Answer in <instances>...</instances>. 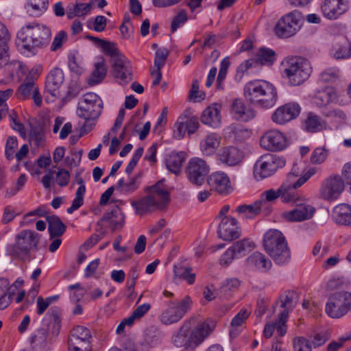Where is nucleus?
<instances>
[{
    "instance_id": "nucleus-64",
    "label": "nucleus",
    "mask_w": 351,
    "mask_h": 351,
    "mask_svg": "<svg viewBox=\"0 0 351 351\" xmlns=\"http://www.w3.org/2000/svg\"><path fill=\"white\" fill-rule=\"evenodd\" d=\"M169 51L165 48H161L156 51L154 59V66L158 69H161L165 65Z\"/></svg>"
},
{
    "instance_id": "nucleus-34",
    "label": "nucleus",
    "mask_w": 351,
    "mask_h": 351,
    "mask_svg": "<svg viewBox=\"0 0 351 351\" xmlns=\"http://www.w3.org/2000/svg\"><path fill=\"white\" fill-rule=\"evenodd\" d=\"M221 137L217 133L208 134L200 142V149L204 156L213 155L219 147Z\"/></svg>"
},
{
    "instance_id": "nucleus-9",
    "label": "nucleus",
    "mask_w": 351,
    "mask_h": 351,
    "mask_svg": "<svg viewBox=\"0 0 351 351\" xmlns=\"http://www.w3.org/2000/svg\"><path fill=\"white\" fill-rule=\"evenodd\" d=\"M284 74L291 86L302 85L307 77L306 60L300 56L292 57L285 60Z\"/></svg>"
},
{
    "instance_id": "nucleus-33",
    "label": "nucleus",
    "mask_w": 351,
    "mask_h": 351,
    "mask_svg": "<svg viewBox=\"0 0 351 351\" xmlns=\"http://www.w3.org/2000/svg\"><path fill=\"white\" fill-rule=\"evenodd\" d=\"M214 326L211 321L207 319L200 321L196 326L191 329L196 346L202 343L213 332Z\"/></svg>"
},
{
    "instance_id": "nucleus-59",
    "label": "nucleus",
    "mask_w": 351,
    "mask_h": 351,
    "mask_svg": "<svg viewBox=\"0 0 351 351\" xmlns=\"http://www.w3.org/2000/svg\"><path fill=\"white\" fill-rule=\"evenodd\" d=\"M188 20L187 13L186 10H180L177 15L173 18L171 25V32H174L178 27L184 25V23Z\"/></svg>"
},
{
    "instance_id": "nucleus-50",
    "label": "nucleus",
    "mask_w": 351,
    "mask_h": 351,
    "mask_svg": "<svg viewBox=\"0 0 351 351\" xmlns=\"http://www.w3.org/2000/svg\"><path fill=\"white\" fill-rule=\"evenodd\" d=\"M175 278H182L185 280L188 284L195 283L196 275L192 272L191 267H174Z\"/></svg>"
},
{
    "instance_id": "nucleus-30",
    "label": "nucleus",
    "mask_w": 351,
    "mask_h": 351,
    "mask_svg": "<svg viewBox=\"0 0 351 351\" xmlns=\"http://www.w3.org/2000/svg\"><path fill=\"white\" fill-rule=\"evenodd\" d=\"M219 160L228 166H235L242 158V152L235 147H226L223 148L218 154Z\"/></svg>"
},
{
    "instance_id": "nucleus-18",
    "label": "nucleus",
    "mask_w": 351,
    "mask_h": 351,
    "mask_svg": "<svg viewBox=\"0 0 351 351\" xmlns=\"http://www.w3.org/2000/svg\"><path fill=\"white\" fill-rule=\"evenodd\" d=\"M112 75L121 85L129 83L132 80V66L125 56H117L112 62Z\"/></svg>"
},
{
    "instance_id": "nucleus-14",
    "label": "nucleus",
    "mask_w": 351,
    "mask_h": 351,
    "mask_svg": "<svg viewBox=\"0 0 351 351\" xmlns=\"http://www.w3.org/2000/svg\"><path fill=\"white\" fill-rule=\"evenodd\" d=\"M209 171L210 167L206 162L197 157L190 159L186 170L190 182L199 186L204 183Z\"/></svg>"
},
{
    "instance_id": "nucleus-45",
    "label": "nucleus",
    "mask_w": 351,
    "mask_h": 351,
    "mask_svg": "<svg viewBox=\"0 0 351 351\" xmlns=\"http://www.w3.org/2000/svg\"><path fill=\"white\" fill-rule=\"evenodd\" d=\"M275 55L276 53L274 50L262 47L252 60H254L256 67L260 65H271L275 61Z\"/></svg>"
},
{
    "instance_id": "nucleus-47",
    "label": "nucleus",
    "mask_w": 351,
    "mask_h": 351,
    "mask_svg": "<svg viewBox=\"0 0 351 351\" xmlns=\"http://www.w3.org/2000/svg\"><path fill=\"white\" fill-rule=\"evenodd\" d=\"M341 71L337 66H330L323 70L320 74L319 80L322 83H335L341 80Z\"/></svg>"
},
{
    "instance_id": "nucleus-5",
    "label": "nucleus",
    "mask_w": 351,
    "mask_h": 351,
    "mask_svg": "<svg viewBox=\"0 0 351 351\" xmlns=\"http://www.w3.org/2000/svg\"><path fill=\"white\" fill-rule=\"evenodd\" d=\"M263 247L276 264L283 265L291 260V252L283 234L278 230L270 229L263 237Z\"/></svg>"
},
{
    "instance_id": "nucleus-42",
    "label": "nucleus",
    "mask_w": 351,
    "mask_h": 351,
    "mask_svg": "<svg viewBox=\"0 0 351 351\" xmlns=\"http://www.w3.org/2000/svg\"><path fill=\"white\" fill-rule=\"evenodd\" d=\"M10 34L6 27L0 22V69L8 64V45Z\"/></svg>"
},
{
    "instance_id": "nucleus-12",
    "label": "nucleus",
    "mask_w": 351,
    "mask_h": 351,
    "mask_svg": "<svg viewBox=\"0 0 351 351\" xmlns=\"http://www.w3.org/2000/svg\"><path fill=\"white\" fill-rule=\"evenodd\" d=\"M103 108L101 98L95 93H88L84 95L79 103L77 109V115L86 120H94L99 117Z\"/></svg>"
},
{
    "instance_id": "nucleus-51",
    "label": "nucleus",
    "mask_w": 351,
    "mask_h": 351,
    "mask_svg": "<svg viewBox=\"0 0 351 351\" xmlns=\"http://www.w3.org/2000/svg\"><path fill=\"white\" fill-rule=\"evenodd\" d=\"M29 140L30 144L35 147L43 146L45 142L43 130L38 126L32 127L29 134Z\"/></svg>"
},
{
    "instance_id": "nucleus-43",
    "label": "nucleus",
    "mask_w": 351,
    "mask_h": 351,
    "mask_svg": "<svg viewBox=\"0 0 351 351\" xmlns=\"http://www.w3.org/2000/svg\"><path fill=\"white\" fill-rule=\"evenodd\" d=\"M330 55L336 60L348 59L351 58V43H335L333 44Z\"/></svg>"
},
{
    "instance_id": "nucleus-1",
    "label": "nucleus",
    "mask_w": 351,
    "mask_h": 351,
    "mask_svg": "<svg viewBox=\"0 0 351 351\" xmlns=\"http://www.w3.org/2000/svg\"><path fill=\"white\" fill-rule=\"evenodd\" d=\"M243 95L250 104L263 108L273 107L278 99L276 88L269 82L261 80L247 82L243 88Z\"/></svg>"
},
{
    "instance_id": "nucleus-37",
    "label": "nucleus",
    "mask_w": 351,
    "mask_h": 351,
    "mask_svg": "<svg viewBox=\"0 0 351 351\" xmlns=\"http://www.w3.org/2000/svg\"><path fill=\"white\" fill-rule=\"evenodd\" d=\"M226 135L229 138L242 142L249 138L252 134L250 130L241 125L232 124L225 129Z\"/></svg>"
},
{
    "instance_id": "nucleus-62",
    "label": "nucleus",
    "mask_w": 351,
    "mask_h": 351,
    "mask_svg": "<svg viewBox=\"0 0 351 351\" xmlns=\"http://www.w3.org/2000/svg\"><path fill=\"white\" fill-rule=\"evenodd\" d=\"M235 258H238L237 255L234 254V250L230 246L220 257L219 263L221 266L226 267L229 266Z\"/></svg>"
},
{
    "instance_id": "nucleus-19",
    "label": "nucleus",
    "mask_w": 351,
    "mask_h": 351,
    "mask_svg": "<svg viewBox=\"0 0 351 351\" xmlns=\"http://www.w3.org/2000/svg\"><path fill=\"white\" fill-rule=\"evenodd\" d=\"M349 0H323L320 8L325 18L336 20L347 12Z\"/></svg>"
},
{
    "instance_id": "nucleus-27",
    "label": "nucleus",
    "mask_w": 351,
    "mask_h": 351,
    "mask_svg": "<svg viewBox=\"0 0 351 351\" xmlns=\"http://www.w3.org/2000/svg\"><path fill=\"white\" fill-rule=\"evenodd\" d=\"M221 106L217 104L207 107L201 116V121L212 128H218L221 123Z\"/></svg>"
},
{
    "instance_id": "nucleus-61",
    "label": "nucleus",
    "mask_w": 351,
    "mask_h": 351,
    "mask_svg": "<svg viewBox=\"0 0 351 351\" xmlns=\"http://www.w3.org/2000/svg\"><path fill=\"white\" fill-rule=\"evenodd\" d=\"M205 94L199 91V82L197 80L193 81L189 93V98L194 102H199L204 99Z\"/></svg>"
},
{
    "instance_id": "nucleus-20",
    "label": "nucleus",
    "mask_w": 351,
    "mask_h": 351,
    "mask_svg": "<svg viewBox=\"0 0 351 351\" xmlns=\"http://www.w3.org/2000/svg\"><path fill=\"white\" fill-rule=\"evenodd\" d=\"M300 111V106L298 104L287 103L276 108L271 119L278 125H285L297 118Z\"/></svg>"
},
{
    "instance_id": "nucleus-4",
    "label": "nucleus",
    "mask_w": 351,
    "mask_h": 351,
    "mask_svg": "<svg viewBox=\"0 0 351 351\" xmlns=\"http://www.w3.org/2000/svg\"><path fill=\"white\" fill-rule=\"evenodd\" d=\"M306 163L300 160L295 162L291 171L287 174L285 180L282 183L278 190V195L283 203L295 202L301 199L296 189L307 182Z\"/></svg>"
},
{
    "instance_id": "nucleus-36",
    "label": "nucleus",
    "mask_w": 351,
    "mask_h": 351,
    "mask_svg": "<svg viewBox=\"0 0 351 351\" xmlns=\"http://www.w3.org/2000/svg\"><path fill=\"white\" fill-rule=\"evenodd\" d=\"M103 221H107L111 228L114 230L121 228L125 223V216L118 206H115L110 212L106 213L103 218Z\"/></svg>"
},
{
    "instance_id": "nucleus-25",
    "label": "nucleus",
    "mask_w": 351,
    "mask_h": 351,
    "mask_svg": "<svg viewBox=\"0 0 351 351\" xmlns=\"http://www.w3.org/2000/svg\"><path fill=\"white\" fill-rule=\"evenodd\" d=\"M64 81V73L62 69L54 68L47 77L45 82V90L51 96L58 97L59 88Z\"/></svg>"
},
{
    "instance_id": "nucleus-54",
    "label": "nucleus",
    "mask_w": 351,
    "mask_h": 351,
    "mask_svg": "<svg viewBox=\"0 0 351 351\" xmlns=\"http://www.w3.org/2000/svg\"><path fill=\"white\" fill-rule=\"evenodd\" d=\"M185 120L186 113L180 116L174 124L173 135L178 139L183 138L187 132V126Z\"/></svg>"
},
{
    "instance_id": "nucleus-55",
    "label": "nucleus",
    "mask_w": 351,
    "mask_h": 351,
    "mask_svg": "<svg viewBox=\"0 0 351 351\" xmlns=\"http://www.w3.org/2000/svg\"><path fill=\"white\" fill-rule=\"evenodd\" d=\"M256 67L255 62L252 58L242 62L237 69L235 74V80L241 82L245 73H247L251 68Z\"/></svg>"
},
{
    "instance_id": "nucleus-40",
    "label": "nucleus",
    "mask_w": 351,
    "mask_h": 351,
    "mask_svg": "<svg viewBox=\"0 0 351 351\" xmlns=\"http://www.w3.org/2000/svg\"><path fill=\"white\" fill-rule=\"evenodd\" d=\"M106 73L107 69L104 60L100 58L99 60L95 64L94 69L87 80L88 84L90 86H93L100 83L106 77Z\"/></svg>"
},
{
    "instance_id": "nucleus-3",
    "label": "nucleus",
    "mask_w": 351,
    "mask_h": 351,
    "mask_svg": "<svg viewBox=\"0 0 351 351\" xmlns=\"http://www.w3.org/2000/svg\"><path fill=\"white\" fill-rule=\"evenodd\" d=\"M147 195L138 201L132 202V206L138 215L162 209L169 202V193L163 181H158L147 189Z\"/></svg>"
},
{
    "instance_id": "nucleus-22",
    "label": "nucleus",
    "mask_w": 351,
    "mask_h": 351,
    "mask_svg": "<svg viewBox=\"0 0 351 351\" xmlns=\"http://www.w3.org/2000/svg\"><path fill=\"white\" fill-rule=\"evenodd\" d=\"M218 237L224 241H232L240 237V231L236 219L225 216L218 228Z\"/></svg>"
},
{
    "instance_id": "nucleus-39",
    "label": "nucleus",
    "mask_w": 351,
    "mask_h": 351,
    "mask_svg": "<svg viewBox=\"0 0 351 351\" xmlns=\"http://www.w3.org/2000/svg\"><path fill=\"white\" fill-rule=\"evenodd\" d=\"M184 160V152H173L170 153L166 158V167L169 171L177 175L180 172Z\"/></svg>"
},
{
    "instance_id": "nucleus-58",
    "label": "nucleus",
    "mask_w": 351,
    "mask_h": 351,
    "mask_svg": "<svg viewBox=\"0 0 351 351\" xmlns=\"http://www.w3.org/2000/svg\"><path fill=\"white\" fill-rule=\"evenodd\" d=\"M326 150L322 147H317L311 156V162L313 165H320L326 160Z\"/></svg>"
},
{
    "instance_id": "nucleus-23",
    "label": "nucleus",
    "mask_w": 351,
    "mask_h": 351,
    "mask_svg": "<svg viewBox=\"0 0 351 351\" xmlns=\"http://www.w3.org/2000/svg\"><path fill=\"white\" fill-rule=\"evenodd\" d=\"M19 99L26 100L32 99L37 106H40L43 103V98L40 90L36 82L25 80L19 86L16 92Z\"/></svg>"
},
{
    "instance_id": "nucleus-31",
    "label": "nucleus",
    "mask_w": 351,
    "mask_h": 351,
    "mask_svg": "<svg viewBox=\"0 0 351 351\" xmlns=\"http://www.w3.org/2000/svg\"><path fill=\"white\" fill-rule=\"evenodd\" d=\"M248 267L262 272L267 271L271 267V262L264 254L255 252L246 259Z\"/></svg>"
},
{
    "instance_id": "nucleus-63",
    "label": "nucleus",
    "mask_w": 351,
    "mask_h": 351,
    "mask_svg": "<svg viewBox=\"0 0 351 351\" xmlns=\"http://www.w3.org/2000/svg\"><path fill=\"white\" fill-rule=\"evenodd\" d=\"M101 48L106 55L111 58V62L114 61L117 56H122L123 54L120 53L115 47V45L108 41L105 40Z\"/></svg>"
},
{
    "instance_id": "nucleus-29",
    "label": "nucleus",
    "mask_w": 351,
    "mask_h": 351,
    "mask_svg": "<svg viewBox=\"0 0 351 351\" xmlns=\"http://www.w3.org/2000/svg\"><path fill=\"white\" fill-rule=\"evenodd\" d=\"M336 98L337 93L335 88L327 86L322 89H317L311 99V102L317 106L322 107L333 101Z\"/></svg>"
},
{
    "instance_id": "nucleus-13",
    "label": "nucleus",
    "mask_w": 351,
    "mask_h": 351,
    "mask_svg": "<svg viewBox=\"0 0 351 351\" xmlns=\"http://www.w3.org/2000/svg\"><path fill=\"white\" fill-rule=\"evenodd\" d=\"M92 334L89 328L83 326H75L69 339V351H90Z\"/></svg>"
},
{
    "instance_id": "nucleus-32",
    "label": "nucleus",
    "mask_w": 351,
    "mask_h": 351,
    "mask_svg": "<svg viewBox=\"0 0 351 351\" xmlns=\"http://www.w3.org/2000/svg\"><path fill=\"white\" fill-rule=\"evenodd\" d=\"M332 217L337 224L351 226V206L347 204L337 205L333 208Z\"/></svg>"
},
{
    "instance_id": "nucleus-7",
    "label": "nucleus",
    "mask_w": 351,
    "mask_h": 351,
    "mask_svg": "<svg viewBox=\"0 0 351 351\" xmlns=\"http://www.w3.org/2000/svg\"><path fill=\"white\" fill-rule=\"evenodd\" d=\"M304 16L299 10H293L281 16L274 27L275 35L280 38L295 36L302 27Z\"/></svg>"
},
{
    "instance_id": "nucleus-15",
    "label": "nucleus",
    "mask_w": 351,
    "mask_h": 351,
    "mask_svg": "<svg viewBox=\"0 0 351 351\" xmlns=\"http://www.w3.org/2000/svg\"><path fill=\"white\" fill-rule=\"evenodd\" d=\"M344 188V182L340 176H330L323 181L320 187V195L326 200L334 201L340 197Z\"/></svg>"
},
{
    "instance_id": "nucleus-60",
    "label": "nucleus",
    "mask_w": 351,
    "mask_h": 351,
    "mask_svg": "<svg viewBox=\"0 0 351 351\" xmlns=\"http://www.w3.org/2000/svg\"><path fill=\"white\" fill-rule=\"evenodd\" d=\"M10 125L12 128L17 131L19 134L25 138L26 137V131L24 125L18 120L17 115L15 112H12L9 116Z\"/></svg>"
},
{
    "instance_id": "nucleus-6",
    "label": "nucleus",
    "mask_w": 351,
    "mask_h": 351,
    "mask_svg": "<svg viewBox=\"0 0 351 351\" xmlns=\"http://www.w3.org/2000/svg\"><path fill=\"white\" fill-rule=\"evenodd\" d=\"M193 304L189 295H185L181 300L167 302L158 315L160 322L167 326L179 322L191 310Z\"/></svg>"
},
{
    "instance_id": "nucleus-56",
    "label": "nucleus",
    "mask_w": 351,
    "mask_h": 351,
    "mask_svg": "<svg viewBox=\"0 0 351 351\" xmlns=\"http://www.w3.org/2000/svg\"><path fill=\"white\" fill-rule=\"evenodd\" d=\"M84 194V187L77 188L71 206L66 209L69 214L73 213L83 205Z\"/></svg>"
},
{
    "instance_id": "nucleus-35",
    "label": "nucleus",
    "mask_w": 351,
    "mask_h": 351,
    "mask_svg": "<svg viewBox=\"0 0 351 351\" xmlns=\"http://www.w3.org/2000/svg\"><path fill=\"white\" fill-rule=\"evenodd\" d=\"M250 313L245 308L241 309L232 319L229 334L231 338L237 337L241 332Z\"/></svg>"
},
{
    "instance_id": "nucleus-11",
    "label": "nucleus",
    "mask_w": 351,
    "mask_h": 351,
    "mask_svg": "<svg viewBox=\"0 0 351 351\" xmlns=\"http://www.w3.org/2000/svg\"><path fill=\"white\" fill-rule=\"evenodd\" d=\"M351 307V293L337 292L332 294L326 304V313L332 318H339Z\"/></svg>"
},
{
    "instance_id": "nucleus-57",
    "label": "nucleus",
    "mask_w": 351,
    "mask_h": 351,
    "mask_svg": "<svg viewBox=\"0 0 351 351\" xmlns=\"http://www.w3.org/2000/svg\"><path fill=\"white\" fill-rule=\"evenodd\" d=\"M18 147V140L16 136H8L5 147V155L7 159L12 160L14 157L15 149Z\"/></svg>"
},
{
    "instance_id": "nucleus-49",
    "label": "nucleus",
    "mask_w": 351,
    "mask_h": 351,
    "mask_svg": "<svg viewBox=\"0 0 351 351\" xmlns=\"http://www.w3.org/2000/svg\"><path fill=\"white\" fill-rule=\"evenodd\" d=\"M230 66L229 57L224 58L220 62L219 71L217 77V89L223 90L225 87L224 81L226 78L228 69Z\"/></svg>"
},
{
    "instance_id": "nucleus-48",
    "label": "nucleus",
    "mask_w": 351,
    "mask_h": 351,
    "mask_svg": "<svg viewBox=\"0 0 351 351\" xmlns=\"http://www.w3.org/2000/svg\"><path fill=\"white\" fill-rule=\"evenodd\" d=\"M329 338V335L324 329L313 330L308 339V348L322 346Z\"/></svg>"
},
{
    "instance_id": "nucleus-52",
    "label": "nucleus",
    "mask_w": 351,
    "mask_h": 351,
    "mask_svg": "<svg viewBox=\"0 0 351 351\" xmlns=\"http://www.w3.org/2000/svg\"><path fill=\"white\" fill-rule=\"evenodd\" d=\"M326 123L319 116L308 112V132H317L326 128Z\"/></svg>"
},
{
    "instance_id": "nucleus-44",
    "label": "nucleus",
    "mask_w": 351,
    "mask_h": 351,
    "mask_svg": "<svg viewBox=\"0 0 351 351\" xmlns=\"http://www.w3.org/2000/svg\"><path fill=\"white\" fill-rule=\"evenodd\" d=\"M231 247L234 254L239 258L252 251L255 248V243L250 239H243L234 242Z\"/></svg>"
},
{
    "instance_id": "nucleus-16",
    "label": "nucleus",
    "mask_w": 351,
    "mask_h": 351,
    "mask_svg": "<svg viewBox=\"0 0 351 351\" xmlns=\"http://www.w3.org/2000/svg\"><path fill=\"white\" fill-rule=\"evenodd\" d=\"M261 146L268 151L279 152L288 146V139L281 132L272 130L266 132L261 138Z\"/></svg>"
},
{
    "instance_id": "nucleus-26",
    "label": "nucleus",
    "mask_w": 351,
    "mask_h": 351,
    "mask_svg": "<svg viewBox=\"0 0 351 351\" xmlns=\"http://www.w3.org/2000/svg\"><path fill=\"white\" fill-rule=\"evenodd\" d=\"M208 182L212 189L221 194L228 193L231 189L230 178L224 172L213 173L209 176Z\"/></svg>"
},
{
    "instance_id": "nucleus-38",
    "label": "nucleus",
    "mask_w": 351,
    "mask_h": 351,
    "mask_svg": "<svg viewBox=\"0 0 351 351\" xmlns=\"http://www.w3.org/2000/svg\"><path fill=\"white\" fill-rule=\"evenodd\" d=\"M264 206H265V203L263 200H258L251 205H240L237 208L236 211L239 214L243 215V217L253 219L261 212H264L263 210Z\"/></svg>"
},
{
    "instance_id": "nucleus-21",
    "label": "nucleus",
    "mask_w": 351,
    "mask_h": 351,
    "mask_svg": "<svg viewBox=\"0 0 351 351\" xmlns=\"http://www.w3.org/2000/svg\"><path fill=\"white\" fill-rule=\"evenodd\" d=\"M194 322L195 319H191L184 322L178 332L173 336L172 341L176 347H197L191 329V324Z\"/></svg>"
},
{
    "instance_id": "nucleus-2",
    "label": "nucleus",
    "mask_w": 351,
    "mask_h": 351,
    "mask_svg": "<svg viewBox=\"0 0 351 351\" xmlns=\"http://www.w3.org/2000/svg\"><path fill=\"white\" fill-rule=\"evenodd\" d=\"M51 36V30L48 27L35 23L26 24L17 33L23 53H34L36 49L47 46Z\"/></svg>"
},
{
    "instance_id": "nucleus-10",
    "label": "nucleus",
    "mask_w": 351,
    "mask_h": 351,
    "mask_svg": "<svg viewBox=\"0 0 351 351\" xmlns=\"http://www.w3.org/2000/svg\"><path fill=\"white\" fill-rule=\"evenodd\" d=\"M286 165V160L277 155L267 154L261 156L254 166V176L257 180L268 178Z\"/></svg>"
},
{
    "instance_id": "nucleus-17",
    "label": "nucleus",
    "mask_w": 351,
    "mask_h": 351,
    "mask_svg": "<svg viewBox=\"0 0 351 351\" xmlns=\"http://www.w3.org/2000/svg\"><path fill=\"white\" fill-rule=\"evenodd\" d=\"M295 294L291 291H286L279 298L276 305L282 308L280 311L279 315V325L278 327V332L280 336H284L287 332L286 322L288 317V314L295 307L294 302Z\"/></svg>"
},
{
    "instance_id": "nucleus-8",
    "label": "nucleus",
    "mask_w": 351,
    "mask_h": 351,
    "mask_svg": "<svg viewBox=\"0 0 351 351\" xmlns=\"http://www.w3.org/2000/svg\"><path fill=\"white\" fill-rule=\"evenodd\" d=\"M40 235L33 230H23L16 238V243L10 247V253L14 258L25 261L31 250L37 248Z\"/></svg>"
},
{
    "instance_id": "nucleus-53",
    "label": "nucleus",
    "mask_w": 351,
    "mask_h": 351,
    "mask_svg": "<svg viewBox=\"0 0 351 351\" xmlns=\"http://www.w3.org/2000/svg\"><path fill=\"white\" fill-rule=\"evenodd\" d=\"M278 197L280 198L278 189H269L263 193L261 198L259 200H263L265 203V206L263 207V210L265 214H267L270 212V206L269 202L275 201Z\"/></svg>"
},
{
    "instance_id": "nucleus-28",
    "label": "nucleus",
    "mask_w": 351,
    "mask_h": 351,
    "mask_svg": "<svg viewBox=\"0 0 351 351\" xmlns=\"http://www.w3.org/2000/svg\"><path fill=\"white\" fill-rule=\"evenodd\" d=\"M295 208L283 213V217L290 222H300L307 219V202L305 199L294 202Z\"/></svg>"
},
{
    "instance_id": "nucleus-46",
    "label": "nucleus",
    "mask_w": 351,
    "mask_h": 351,
    "mask_svg": "<svg viewBox=\"0 0 351 351\" xmlns=\"http://www.w3.org/2000/svg\"><path fill=\"white\" fill-rule=\"evenodd\" d=\"M49 0H29L25 9L29 15L39 16L47 9Z\"/></svg>"
},
{
    "instance_id": "nucleus-24",
    "label": "nucleus",
    "mask_w": 351,
    "mask_h": 351,
    "mask_svg": "<svg viewBox=\"0 0 351 351\" xmlns=\"http://www.w3.org/2000/svg\"><path fill=\"white\" fill-rule=\"evenodd\" d=\"M231 114L235 119L245 122L256 116V112L252 108L246 106L243 99L240 98L234 99L231 106Z\"/></svg>"
},
{
    "instance_id": "nucleus-41",
    "label": "nucleus",
    "mask_w": 351,
    "mask_h": 351,
    "mask_svg": "<svg viewBox=\"0 0 351 351\" xmlns=\"http://www.w3.org/2000/svg\"><path fill=\"white\" fill-rule=\"evenodd\" d=\"M48 230L51 238L62 236L66 230V226L56 215H51L47 217Z\"/></svg>"
}]
</instances>
